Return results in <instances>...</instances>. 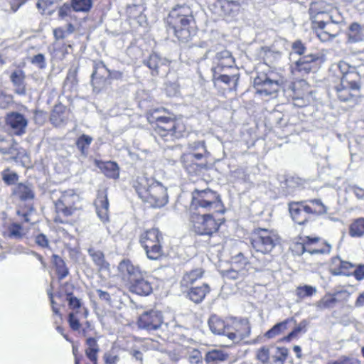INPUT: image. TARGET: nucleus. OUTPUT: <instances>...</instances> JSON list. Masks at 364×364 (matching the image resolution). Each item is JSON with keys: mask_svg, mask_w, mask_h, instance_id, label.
Instances as JSON below:
<instances>
[{"mask_svg": "<svg viewBox=\"0 0 364 364\" xmlns=\"http://www.w3.org/2000/svg\"><path fill=\"white\" fill-rule=\"evenodd\" d=\"M223 203L220 196L210 188L204 190L195 189L192 192V200L190 205L193 213L191 216L193 230L199 235H211L218 231L220 227L213 215L206 212L223 213Z\"/></svg>", "mask_w": 364, "mask_h": 364, "instance_id": "nucleus-1", "label": "nucleus"}, {"mask_svg": "<svg viewBox=\"0 0 364 364\" xmlns=\"http://www.w3.org/2000/svg\"><path fill=\"white\" fill-rule=\"evenodd\" d=\"M193 23L194 18L190 7L178 6L173 9L167 17L168 33L176 38L172 41L175 43H187L191 36L190 28Z\"/></svg>", "mask_w": 364, "mask_h": 364, "instance_id": "nucleus-2", "label": "nucleus"}, {"mask_svg": "<svg viewBox=\"0 0 364 364\" xmlns=\"http://www.w3.org/2000/svg\"><path fill=\"white\" fill-rule=\"evenodd\" d=\"M134 188L139 197L152 208H160L168 202L166 188L161 183L146 174L137 177Z\"/></svg>", "mask_w": 364, "mask_h": 364, "instance_id": "nucleus-3", "label": "nucleus"}, {"mask_svg": "<svg viewBox=\"0 0 364 364\" xmlns=\"http://www.w3.org/2000/svg\"><path fill=\"white\" fill-rule=\"evenodd\" d=\"M338 67L342 74L341 81L330 90L329 94L335 95L341 102H355L360 87L359 75L345 62H340Z\"/></svg>", "mask_w": 364, "mask_h": 364, "instance_id": "nucleus-4", "label": "nucleus"}, {"mask_svg": "<svg viewBox=\"0 0 364 364\" xmlns=\"http://www.w3.org/2000/svg\"><path fill=\"white\" fill-rule=\"evenodd\" d=\"M162 112H165L164 109H157L147 117L149 123H156L155 132L159 137L164 141H173L183 137L186 132L185 125L170 117L161 114Z\"/></svg>", "mask_w": 364, "mask_h": 364, "instance_id": "nucleus-5", "label": "nucleus"}, {"mask_svg": "<svg viewBox=\"0 0 364 364\" xmlns=\"http://www.w3.org/2000/svg\"><path fill=\"white\" fill-rule=\"evenodd\" d=\"M323 1L312 2L310 5L309 11L311 17L315 18L313 21L314 28H317L323 26L326 27L327 24L342 23L343 18L336 8L330 9H323Z\"/></svg>", "mask_w": 364, "mask_h": 364, "instance_id": "nucleus-6", "label": "nucleus"}, {"mask_svg": "<svg viewBox=\"0 0 364 364\" xmlns=\"http://www.w3.org/2000/svg\"><path fill=\"white\" fill-rule=\"evenodd\" d=\"M277 235L267 229H257L251 235V244L254 250L262 254H269L275 247Z\"/></svg>", "mask_w": 364, "mask_h": 364, "instance_id": "nucleus-7", "label": "nucleus"}, {"mask_svg": "<svg viewBox=\"0 0 364 364\" xmlns=\"http://www.w3.org/2000/svg\"><path fill=\"white\" fill-rule=\"evenodd\" d=\"M80 197L74 190L69 189L62 193L59 199L55 202V208L58 213L64 216H70L76 210V203L79 202Z\"/></svg>", "mask_w": 364, "mask_h": 364, "instance_id": "nucleus-8", "label": "nucleus"}, {"mask_svg": "<svg viewBox=\"0 0 364 364\" xmlns=\"http://www.w3.org/2000/svg\"><path fill=\"white\" fill-rule=\"evenodd\" d=\"M164 323L163 315L160 311L151 309L141 314L137 320L138 327L149 332L157 331Z\"/></svg>", "mask_w": 364, "mask_h": 364, "instance_id": "nucleus-9", "label": "nucleus"}, {"mask_svg": "<svg viewBox=\"0 0 364 364\" xmlns=\"http://www.w3.org/2000/svg\"><path fill=\"white\" fill-rule=\"evenodd\" d=\"M230 327L228 338L233 343H239L250 336V326L246 318H230Z\"/></svg>", "mask_w": 364, "mask_h": 364, "instance_id": "nucleus-10", "label": "nucleus"}, {"mask_svg": "<svg viewBox=\"0 0 364 364\" xmlns=\"http://www.w3.org/2000/svg\"><path fill=\"white\" fill-rule=\"evenodd\" d=\"M93 72L91 75V81L93 90L100 92L109 82V69L101 60L93 61Z\"/></svg>", "mask_w": 364, "mask_h": 364, "instance_id": "nucleus-11", "label": "nucleus"}, {"mask_svg": "<svg viewBox=\"0 0 364 364\" xmlns=\"http://www.w3.org/2000/svg\"><path fill=\"white\" fill-rule=\"evenodd\" d=\"M325 60L323 55L318 53L309 54L301 57L296 62L294 68V72L299 73L301 75L309 73L315 66L321 65Z\"/></svg>", "mask_w": 364, "mask_h": 364, "instance_id": "nucleus-12", "label": "nucleus"}, {"mask_svg": "<svg viewBox=\"0 0 364 364\" xmlns=\"http://www.w3.org/2000/svg\"><path fill=\"white\" fill-rule=\"evenodd\" d=\"M11 197L20 202H30L36 197L35 187L28 181L18 183L12 187L11 192Z\"/></svg>", "mask_w": 364, "mask_h": 364, "instance_id": "nucleus-13", "label": "nucleus"}, {"mask_svg": "<svg viewBox=\"0 0 364 364\" xmlns=\"http://www.w3.org/2000/svg\"><path fill=\"white\" fill-rule=\"evenodd\" d=\"M254 85L257 93L266 96L277 92L279 87L278 80L270 79L265 73H262L255 77Z\"/></svg>", "mask_w": 364, "mask_h": 364, "instance_id": "nucleus-14", "label": "nucleus"}, {"mask_svg": "<svg viewBox=\"0 0 364 364\" xmlns=\"http://www.w3.org/2000/svg\"><path fill=\"white\" fill-rule=\"evenodd\" d=\"M6 122L13 134L22 136L26 133L28 120L23 114L17 112H10L6 115Z\"/></svg>", "mask_w": 364, "mask_h": 364, "instance_id": "nucleus-15", "label": "nucleus"}, {"mask_svg": "<svg viewBox=\"0 0 364 364\" xmlns=\"http://www.w3.org/2000/svg\"><path fill=\"white\" fill-rule=\"evenodd\" d=\"M191 155H181V163L190 176H199L207 169L206 163H198Z\"/></svg>", "mask_w": 364, "mask_h": 364, "instance_id": "nucleus-16", "label": "nucleus"}, {"mask_svg": "<svg viewBox=\"0 0 364 364\" xmlns=\"http://www.w3.org/2000/svg\"><path fill=\"white\" fill-rule=\"evenodd\" d=\"M239 9L233 7L232 4L225 0H218L210 6L212 13L218 17L232 16L238 11Z\"/></svg>", "mask_w": 364, "mask_h": 364, "instance_id": "nucleus-17", "label": "nucleus"}, {"mask_svg": "<svg viewBox=\"0 0 364 364\" xmlns=\"http://www.w3.org/2000/svg\"><path fill=\"white\" fill-rule=\"evenodd\" d=\"M130 291L140 296H148L152 292V286L143 273L130 283Z\"/></svg>", "mask_w": 364, "mask_h": 364, "instance_id": "nucleus-18", "label": "nucleus"}, {"mask_svg": "<svg viewBox=\"0 0 364 364\" xmlns=\"http://www.w3.org/2000/svg\"><path fill=\"white\" fill-rule=\"evenodd\" d=\"M208 325L213 333L228 337L229 330H230V318L225 321L216 315H213L208 320Z\"/></svg>", "mask_w": 364, "mask_h": 364, "instance_id": "nucleus-19", "label": "nucleus"}, {"mask_svg": "<svg viewBox=\"0 0 364 364\" xmlns=\"http://www.w3.org/2000/svg\"><path fill=\"white\" fill-rule=\"evenodd\" d=\"M96 213L102 223L109 220V201L105 191L100 192L95 203Z\"/></svg>", "mask_w": 364, "mask_h": 364, "instance_id": "nucleus-20", "label": "nucleus"}, {"mask_svg": "<svg viewBox=\"0 0 364 364\" xmlns=\"http://www.w3.org/2000/svg\"><path fill=\"white\" fill-rule=\"evenodd\" d=\"M289 96L292 99V104L294 107H304L311 103L310 92L301 91L298 88V84H294Z\"/></svg>", "mask_w": 364, "mask_h": 364, "instance_id": "nucleus-21", "label": "nucleus"}, {"mask_svg": "<svg viewBox=\"0 0 364 364\" xmlns=\"http://www.w3.org/2000/svg\"><path fill=\"white\" fill-rule=\"evenodd\" d=\"M304 201L290 202L289 203V211L292 220L299 225H304L309 217H306V213L302 208Z\"/></svg>", "mask_w": 364, "mask_h": 364, "instance_id": "nucleus-22", "label": "nucleus"}, {"mask_svg": "<svg viewBox=\"0 0 364 364\" xmlns=\"http://www.w3.org/2000/svg\"><path fill=\"white\" fill-rule=\"evenodd\" d=\"M118 269L124 277H127L130 283L143 273L139 267L133 265L129 259L122 260L119 264Z\"/></svg>", "mask_w": 364, "mask_h": 364, "instance_id": "nucleus-23", "label": "nucleus"}, {"mask_svg": "<svg viewBox=\"0 0 364 364\" xmlns=\"http://www.w3.org/2000/svg\"><path fill=\"white\" fill-rule=\"evenodd\" d=\"M348 41L350 43H360L364 41V24L352 23L347 32Z\"/></svg>", "mask_w": 364, "mask_h": 364, "instance_id": "nucleus-24", "label": "nucleus"}, {"mask_svg": "<svg viewBox=\"0 0 364 364\" xmlns=\"http://www.w3.org/2000/svg\"><path fill=\"white\" fill-rule=\"evenodd\" d=\"M97 341L98 338L95 337H87L85 340L86 348L85 353L93 364L97 363V354L100 352V346Z\"/></svg>", "mask_w": 364, "mask_h": 364, "instance_id": "nucleus-25", "label": "nucleus"}, {"mask_svg": "<svg viewBox=\"0 0 364 364\" xmlns=\"http://www.w3.org/2000/svg\"><path fill=\"white\" fill-rule=\"evenodd\" d=\"M188 149L190 151L182 155H191L193 159L196 160L202 159L208 154L205 142L203 140L189 142L188 144Z\"/></svg>", "mask_w": 364, "mask_h": 364, "instance_id": "nucleus-26", "label": "nucleus"}, {"mask_svg": "<svg viewBox=\"0 0 364 364\" xmlns=\"http://www.w3.org/2000/svg\"><path fill=\"white\" fill-rule=\"evenodd\" d=\"M210 287L208 284H203L202 286L191 287L187 292V296L194 303H200L205 295L209 293Z\"/></svg>", "mask_w": 364, "mask_h": 364, "instance_id": "nucleus-27", "label": "nucleus"}, {"mask_svg": "<svg viewBox=\"0 0 364 364\" xmlns=\"http://www.w3.org/2000/svg\"><path fill=\"white\" fill-rule=\"evenodd\" d=\"M68 112L65 107L61 105L55 106L51 114L50 122L55 127L64 124L68 121Z\"/></svg>", "mask_w": 364, "mask_h": 364, "instance_id": "nucleus-28", "label": "nucleus"}, {"mask_svg": "<svg viewBox=\"0 0 364 364\" xmlns=\"http://www.w3.org/2000/svg\"><path fill=\"white\" fill-rule=\"evenodd\" d=\"M97 166L102 173L108 178L117 179L119 176V168L118 164L114 161L97 162Z\"/></svg>", "mask_w": 364, "mask_h": 364, "instance_id": "nucleus-29", "label": "nucleus"}, {"mask_svg": "<svg viewBox=\"0 0 364 364\" xmlns=\"http://www.w3.org/2000/svg\"><path fill=\"white\" fill-rule=\"evenodd\" d=\"M163 236L159 230L156 228H151L146 230L140 236V244L141 246L151 243L162 241Z\"/></svg>", "mask_w": 364, "mask_h": 364, "instance_id": "nucleus-30", "label": "nucleus"}, {"mask_svg": "<svg viewBox=\"0 0 364 364\" xmlns=\"http://www.w3.org/2000/svg\"><path fill=\"white\" fill-rule=\"evenodd\" d=\"M11 81L16 87V92L18 95H25L26 89L24 85L25 75L23 70H14L11 76Z\"/></svg>", "mask_w": 364, "mask_h": 364, "instance_id": "nucleus-31", "label": "nucleus"}, {"mask_svg": "<svg viewBox=\"0 0 364 364\" xmlns=\"http://www.w3.org/2000/svg\"><path fill=\"white\" fill-rule=\"evenodd\" d=\"M142 247L145 250L146 255L149 259L158 260L163 255L161 241L146 245L142 246Z\"/></svg>", "mask_w": 364, "mask_h": 364, "instance_id": "nucleus-32", "label": "nucleus"}, {"mask_svg": "<svg viewBox=\"0 0 364 364\" xmlns=\"http://www.w3.org/2000/svg\"><path fill=\"white\" fill-rule=\"evenodd\" d=\"M52 261L55 266L58 280H63L69 274V269L65 262L61 257L57 255H53Z\"/></svg>", "mask_w": 364, "mask_h": 364, "instance_id": "nucleus-33", "label": "nucleus"}, {"mask_svg": "<svg viewBox=\"0 0 364 364\" xmlns=\"http://www.w3.org/2000/svg\"><path fill=\"white\" fill-rule=\"evenodd\" d=\"M343 291H337L333 294H326L321 299L316 302V306L318 310L331 309L338 302L337 296L342 294Z\"/></svg>", "mask_w": 364, "mask_h": 364, "instance_id": "nucleus-34", "label": "nucleus"}, {"mask_svg": "<svg viewBox=\"0 0 364 364\" xmlns=\"http://www.w3.org/2000/svg\"><path fill=\"white\" fill-rule=\"evenodd\" d=\"M271 361L273 363H280L283 364L286 360L289 350L284 347H277L274 346H269Z\"/></svg>", "mask_w": 364, "mask_h": 364, "instance_id": "nucleus-35", "label": "nucleus"}, {"mask_svg": "<svg viewBox=\"0 0 364 364\" xmlns=\"http://www.w3.org/2000/svg\"><path fill=\"white\" fill-rule=\"evenodd\" d=\"M339 264L335 267L333 269V273L335 275H346L350 276L353 274V272L351 270L355 267V265L349 262L343 261L340 259L339 258L337 259ZM334 264H336V260L334 261Z\"/></svg>", "mask_w": 364, "mask_h": 364, "instance_id": "nucleus-36", "label": "nucleus"}, {"mask_svg": "<svg viewBox=\"0 0 364 364\" xmlns=\"http://www.w3.org/2000/svg\"><path fill=\"white\" fill-rule=\"evenodd\" d=\"M228 358V354L220 349H213L205 355V361L208 363H217L223 362Z\"/></svg>", "mask_w": 364, "mask_h": 364, "instance_id": "nucleus-37", "label": "nucleus"}, {"mask_svg": "<svg viewBox=\"0 0 364 364\" xmlns=\"http://www.w3.org/2000/svg\"><path fill=\"white\" fill-rule=\"evenodd\" d=\"M87 252L95 264L100 269L108 267V263L105 261V255L102 251L95 250L94 247H90L87 250Z\"/></svg>", "mask_w": 364, "mask_h": 364, "instance_id": "nucleus-38", "label": "nucleus"}, {"mask_svg": "<svg viewBox=\"0 0 364 364\" xmlns=\"http://www.w3.org/2000/svg\"><path fill=\"white\" fill-rule=\"evenodd\" d=\"M203 271L202 269H196L189 272H186L181 281V284L182 287H188L193 284L197 279L202 277Z\"/></svg>", "mask_w": 364, "mask_h": 364, "instance_id": "nucleus-39", "label": "nucleus"}, {"mask_svg": "<svg viewBox=\"0 0 364 364\" xmlns=\"http://www.w3.org/2000/svg\"><path fill=\"white\" fill-rule=\"evenodd\" d=\"M349 234L353 237H361L364 235V218H358L352 222Z\"/></svg>", "mask_w": 364, "mask_h": 364, "instance_id": "nucleus-40", "label": "nucleus"}, {"mask_svg": "<svg viewBox=\"0 0 364 364\" xmlns=\"http://www.w3.org/2000/svg\"><path fill=\"white\" fill-rule=\"evenodd\" d=\"M93 139L92 136L86 134H82L76 140L75 144L81 155L84 157L87 156V149L91 144Z\"/></svg>", "mask_w": 364, "mask_h": 364, "instance_id": "nucleus-41", "label": "nucleus"}, {"mask_svg": "<svg viewBox=\"0 0 364 364\" xmlns=\"http://www.w3.org/2000/svg\"><path fill=\"white\" fill-rule=\"evenodd\" d=\"M1 179L6 186H14L18 183L19 175L10 168H7L1 173Z\"/></svg>", "mask_w": 364, "mask_h": 364, "instance_id": "nucleus-42", "label": "nucleus"}, {"mask_svg": "<svg viewBox=\"0 0 364 364\" xmlns=\"http://www.w3.org/2000/svg\"><path fill=\"white\" fill-rule=\"evenodd\" d=\"M294 321V318H287L282 322L276 323L272 328L267 331L264 336L268 338H272L279 335L283 331L287 329V324L289 321Z\"/></svg>", "mask_w": 364, "mask_h": 364, "instance_id": "nucleus-43", "label": "nucleus"}, {"mask_svg": "<svg viewBox=\"0 0 364 364\" xmlns=\"http://www.w3.org/2000/svg\"><path fill=\"white\" fill-rule=\"evenodd\" d=\"M25 235L23 227L17 223H12L8 227V237L15 240H21Z\"/></svg>", "mask_w": 364, "mask_h": 364, "instance_id": "nucleus-44", "label": "nucleus"}, {"mask_svg": "<svg viewBox=\"0 0 364 364\" xmlns=\"http://www.w3.org/2000/svg\"><path fill=\"white\" fill-rule=\"evenodd\" d=\"M238 80L239 77L237 75H232V76L225 74L218 75L216 71H214L213 75V80L214 82L220 81L230 86L232 85L233 87L237 85Z\"/></svg>", "mask_w": 364, "mask_h": 364, "instance_id": "nucleus-45", "label": "nucleus"}, {"mask_svg": "<svg viewBox=\"0 0 364 364\" xmlns=\"http://www.w3.org/2000/svg\"><path fill=\"white\" fill-rule=\"evenodd\" d=\"M71 4L76 12H88L92 6V0H71Z\"/></svg>", "mask_w": 364, "mask_h": 364, "instance_id": "nucleus-46", "label": "nucleus"}, {"mask_svg": "<svg viewBox=\"0 0 364 364\" xmlns=\"http://www.w3.org/2000/svg\"><path fill=\"white\" fill-rule=\"evenodd\" d=\"M316 288L310 285L299 286L296 289V295L299 299L310 297L316 292Z\"/></svg>", "mask_w": 364, "mask_h": 364, "instance_id": "nucleus-47", "label": "nucleus"}, {"mask_svg": "<svg viewBox=\"0 0 364 364\" xmlns=\"http://www.w3.org/2000/svg\"><path fill=\"white\" fill-rule=\"evenodd\" d=\"M218 58L220 60L219 63V66L221 67H232L235 60L233 57L231 55V53L228 50H223L217 54Z\"/></svg>", "mask_w": 364, "mask_h": 364, "instance_id": "nucleus-48", "label": "nucleus"}, {"mask_svg": "<svg viewBox=\"0 0 364 364\" xmlns=\"http://www.w3.org/2000/svg\"><path fill=\"white\" fill-rule=\"evenodd\" d=\"M308 321L306 320H302L299 324L296 326L285 338L284 340L290 341L294 338L296 337L301 332L305 333L306 331V326H308Z\"/></svg>", "mask_w": 364, "mask_h": 364, "instance_id": "nucleus-49", "label": "nucleus"}, {"mask_svg": "<svg viewBox=\"0 0 364 364\" xmlns=\"http://www.w3.org/2000/svg\"><path fill=\"white\" fill-rule=\"evenodd\" d=\"M314 208V215H323L327 213L328 208L326 206L320 199H313L309 200Z\"/></svg>", "mask_w": 364, "mask_h": 364, "instance_id": "nucleus-50", "label": "nucleus"}, {"mask_svg": "<svg viewBox=\"0 0 364 364\" xmlns=\"http://www.w3.org/2000/svg\"><path fill=\"white\" fill-rule=\"evenodd\" d=\"M74 10L72 7V4L69 5L68 4H64L58 11L59 16L65 20L66 21H69L70 19L73 18V15L74 13Z\"/></svg>", "mask_w": 364, "mask_h": 364, "instance_id": "nucleus-51", "label": "nucleus"}, {"mask_svg": "<svg viewBox=\"0 0 364 364\" xmlns=\"http://www.w3.org/2000/svg\"><path fill=\"white\" fill-rule=\"evenodd\" d=\"M257 358L263 364H268L271 362L269 346L260 348L257 353Z\"/></svg>", "mask_w": 364, "mask_h": 364, "instance_id": "nucleus-52", "label": "nucleus"}, {"mask_svg": "<svg viewBox=\"0 0 364 364\" xmlns=\"http://www.w3.org/2000/svg\"><path fill=\"white\" fill-rule=\"evenodd\" d=\"M161 63V58L156 53H152L149 55V58L144 61L146 64L151 70L154 71L156 74L158 73V68Z\"/></svg>", "mask_w": 364, "mask_h": 364, "instance_id": "nucleus-53", "label": "nucleus"}, {"mask_svg": "<svg viewBox=\"0 0 364 364\" xmlns=\"http://www.w3.org/2000/svg\"><path fill=\"white\" fill-rule=\"evenodd\" d=\"M17 143L13 142L12 144H9L7 146H1L0 145V152L5 155H10L12 157H16L18 152L17 149Z\"/></svg>", "mask_w": 364, "mask_h": 364, "instance_id": "nucleus-54", "label": "nucleus"}, {"mask_svg": "<svg viewBox=\"0 0 364 364\" xmlns=\"http://www.w3.org/2000/svg\"><path fill=\"white\" fill-rule=\"evenodd\" d=\"M327 364H360V363L355 358L342 356L337 360H330Z\"/></svg>", "mask_w": 364, "mask_h": 364, "instance_id": "nucleus-55", "label": "nucleus"}, {"mask_svg": "<svg viewBox=\"0 0 364 364\" xmlns=\"http://www.w3.org/2000/svg\"><path fill=\"white\" fill-rule=\"evenodd\" d=\"M331 250V246L327 243L325 242V245L321 248H312L307 247L306 252L309 253L310 255H318V254H328L330 253Z\"/></svg>", "mask_w": 364, "mask_h": 364, "instance_id": "nucleus-56", "label": "nucleus"}, {"mask_svg": "<svg viewBox=\"0 0 364 364\" xmlns=\"http://www.w3.org/2000/svg\"><path fill=\"white\" fill-rule=\"evenodd\" d=\"M65 294L67 295V301H68V305L71 309H79L81 306V301L79 299L74 296L72 292H68L65 290Z\"/></svg>", "mask_w": 364, "mask_h": 364, "instance_id": "nucleus-57", "label": "nucleus"}, {"mask_svg": "<svg viewBox=\"0 0 364 364\" xmlns=\"http://www.w3.org/2000/svg\"><path fill=\"white\" fill-rule=\"evenodd\" d=\"M105 364H117L119 360V356L113 351H109L103 356Z\"/></svg>", "mask_w": 364, "mask_h": 364, "instance_id": "nucleus-58", "label": "nucleus"}, {"mask_svg": "<svg viewBox=\"0 0 364 364\" xmlns=\"http://www.w3.org/2000/svg\"><path fill=\"white\" fill-rule=\"evenodd\" d=\"M12 102V97L0 88V108L5 109Z\"/></svg>", "mask_w": 364, "mask_h": 364, "instance_id": "nucleus-59", "label": "nucleus"}, {"mask_svg": "<svg viewBox=\"0 0 364 364\" xmlns=\"http://www.w3.org/2000/svg\"><path fill=\"white\" fill-rule=\"evenodd\" d=\"M339 24L340 23H331L325 26L326 27L324 28H323V26H321L317 28L316 29H324V31H326L328 33H329L330 36H331L332 37H335L337 36L338 33Z\"/></svg>", "mask_w": 364, "mask_h": 364, "instance_id": "nucleus-60", "label": "nucleus"}, {"mask_svg": "<svg viewBox=\"0 0 364 364\" xmlns=\"http://www.w3.org/2000/svg\"><path fill=\"white\" fill-rule=\"evenodd\" d=\"M36 243L41 247L46 248L49 247V241L47 236L43 233H40L36 236Z\"/></svg>", "mask_w": 364, "mask_h": 364, "instance_id": "nucleus-61", "label": "nucleus"}, {"mask_svg": "<svg viewBox=\"0 0 364 364\" xmlns=\"http://www.w3.org/2000/svg\"><path fill=\"white\" fill-rule=\"evenodd\" d=\"M240 272L234 269H230L223 272V277L225 279L235 280L240 277Z\"/></svg>", "mask_w": 364, "mask_h": 364, "instance_id": "nucleus-62", "label": "nucleus"}, {"mask_svg": "<svg viewBox=\"0 0 364 364\" xmlns=\"http://www.w3.org/2000/svg\"><path fill=\"white\" fill-rule=\"evenodd\" d=\"M68 322L70 328L74 331L78 330L80 327V321L73 313L69 314Z\"/></svg>", "mask_w": 364, "mask_h": 364, "instance_id": "nucleus-63", "label": "nucleus"}, {"mask_svg": "<svg viewBox=\"0 0 364 364\" xmlns=\"http://www.w3.org/2000/svg\"><path fill=\"white\" fill-rule=\"evenodd\" d=\"M353 275L357 280H362L364 279V264L358 265L353 271Z\"/></svg>", "mask_w": 364, "mask_h": 364, "instance_id": "nucleus-64", "label": "nucleus"}]
</instances>
